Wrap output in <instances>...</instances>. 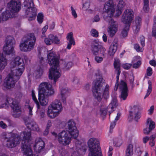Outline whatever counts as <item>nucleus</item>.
I'll use <instances>...</instances> for the list:
<instances>
[{
	"mask_svg": "<svg viewBox=\"0 0 156 156\" xmlns=\"http://www.w3.org/2000/svg\"><path fill=\"white\" fill-rule=\"evenodd\" d=\"M67 40L74 39L73 37V34L72 32H70L68 34L66 37Z\"/></svg>",
	"mask_w": 156,
	"mask_h": 156,
	"instance_id": "56",
	"label": "nucleus"
},
{
	"mask_svg": "<svg viewBox=\"0 0 156 156\" xmlns=\"http://www.w3.org/2000/svg\"><path fill=\"white\" fill-rule=\"evenodd\" d=\"M36 41V38L34 34L28 35L26 39L20 45V50L22 51H29L34 48Z\"/></svg>",
	"mask_w": 156,
	"mask_h": 156,
	"instance_id": "8",
	"label": "nucleus"
},
{
	"mask_svg": "<svg viewBox=\"0 0 156 156\" xmlns=\"http://www.w3.org/2000/svg\"><path fill=\"white\" fill-rule=\"evenodd\" d=\"M108 107L107 108L105 109H101V114H103V115H105L107 114V111L108 112Z\"/></svg>",
	"mask_w": 156,
	"mask_h": 156,
	"instance_id": "59",
	"label": "nucleus"
},
{
	"mask_svg": "<svg viewBox=\"0 0 156 156\" xmlns=\"http://www.w3.org/2000/svg\"><path fill=\"white\" fill-rule=\"evenodd\" d=\"M133 18V12L131 9L126 10L123 14L122 21L125 25L130 24Z\"/></svg>",
	"mask_w": 156,
	"mask_h": 156,
	"instance_id": "13",
	"label": "nucleus"
},
{
	"mask_svg": "<svg viewBox=\"0 0 156 156\" xmlns=\"http://www.w3.org/2000/svg\"><path fill=\"white\" fill-rule=\"evenodd\" d=\"M118 40L117 38L114 39L110 46L108 51V54L110 56H113L117 51L118 45Z\"/></svg>",
	"mask_w": 156,
	"mask_h": 156,
	"instance_id": "20",
	"label": "nucleus"
},
{
	"mask_svg": "<svg viewBox=\"0 0 156 156\" xmlns=\"http://www.w3.org/2000/svg\"><path fill=\"white\" fill-rule=\"evenodd\" d=\"M43 16L41 13H39L37 16V20L39 23H41L43 20Z\"/></svg>",
	"mask_w": 156,
	"mask_h": 156,
	"instance_id": "45",
	"label": "nucleus"
},
{
	"mask_svg": "<svg viewBox=\"0 0 156 156\" xmlns=\"http://www.w3.org/2000/svg\"><path fill=\"white\" fill-rule=\"evenodd\" d=\"M149 4L144 5L143 10L145 12H147L149 10Z\"/></svg>",
	"mask_w": 156,
	"mask_h": 156,
	"instance_id": "55",
	"label": "nucleus"
},
{
	"mask_svg": "<svg viewBox=\"0 0 156 156\" xmlns=\"http://www.w3.org/2000/svg\"><path fill=\"white\" fill-rule=\"evenodd\" d=\"M140 58V57L139 56H136L134 57V59L132 61L133 67V68L137 69L140 66L141 62L140 60L137 61L136 63H133V62H135L136 59H139Z\"/></svg>",
	"mask_w": 156,
	"mask_h": 156,
	"instance_id": "31",
	"label": "nucleus"
},
{
	"mask_svg": "<svg viewBox=\"0 0 156 156\" xmlns=\"http://www.w3.org/2000/svg\"><path fill=\"white\" fill-rule=\"evenodd\" d=\"M52 34H50L48 37L44 39V42L47 45H50L52 43Z\"/></svg>",
	"mask_w": 156,
	"mask_h": 156,
	"instance_id": "37",
	"label": "nucleus"
},
{
	"mask_svg": "<svg viewBox=\"0 0 156 156\" xmlns=\"http://www.w3.org/2000/svg\"><path fill=\"white\" fill-rule=\"evenodd\" d=\"M141 18L137 16L136 18L135 24L133 27V30L135 33H137L140 30L141 26Z\"/></svg>",
	"mask_w": 156,
	"mask_h": 156,
	"instance_id": "24",
	"label": "nucleus"
},
{
	"mask_svg": "<svg viewBox=\"0 0 156 156\" xmlns=\"http://www.w3.org/2000/svg\"><path fill=\"white\" fill-rule=\"evenodd\" d=\"M140 43L142 46L143 47L145 45V38L144 36H142L140 37Z\"/></svg>",
	"mask_w": 156,
	"mask_h": 156,
	"instance_id": "58",
	"label": "nucleus"
},
{
	"mask_svg": "<svg viewBox=\"0 0 156 156\" xmlns=\"http://www.w3.org/2000/svg\"><path fill=\"white\" fill-rule=\"evenodd\" d=\"M146 125L149 126L150 130H152L155 127V123L150 118H148L146 122Z\"/></svg>",
	"mask_w": 156,
	"mask_h": 156,
	"instance_id": "30",
	"label": "nucleus"
},
{
	"mask_svg": "<svg viewBox=\"0 0 156 156\" xmlns=\"http://www.w3.org/2000/svg\"><path fill=\"white\" fill-rule=\"evenodd\" d=\"M8 6L12 13L18 12L21 9V4L17 0H12L8 4Z\"/></svg>",
	"mask_w": 156,
	"mask_h": 156,
	"instance_id": "16",
	"label": "nucleus"
},
{
	"mask_svg": "<svg viewBox=\"0 0 156 156\" xmlns=\"http://www.w3.org/2000/svg\"><path fill=\"white\" fill-rule=\"evenodd\" d=\"M45 110L43 109L40 112V116L41 118H43L45 115Z\"/></svg>",
	"mask_w": 156,
	"mask_h": 156,
	"instance_id": "60",
	"label": "nucleus"
},
{
	"mask_svg": "<svg viewBox=\"0 0 156 156\" xmlns=\"http://www.w3.org/2000/svg\"><path fill=\"white\" fill-rule=\"evenodd\" d=\"M154 109V107L153 105L151 106L150 108L148 110V114L151 115L152 114Z\"/></svg>",
	"mask_w": 156,
	"mask_h": 156,
	"instance_id": "61",
	"label": "nucleus"
},
{
	"mask_svg": "<svg viewBox=\"0 0 156 156\" xmlns=\"http://www.w3.org/2000/svg\"><path fill=\"white\" fill-rule=\"evenodd\" d=\"M91 35L94 37H97L98 36V32L94 29H92L90 31Z\"/></svg>",
	"mask_w": 156,
	"mask_h": 156,
	"instance_id": "47",
	"label": "nucleus"
},
{
	"mask_svg": "<svg viewBox=\"0 0 156 156\" xmlns=\"http://www.w3.org/2000/svg\"><path fill=\"white\" fill-rule=\"evenodd\" d=\"M130 26L129 24L125 25L121 32V35L123 37L127 36Z\"/></svg>",
	"mask_w": 156,
	"mask_h": 156,
	"instance_id": "29",
	"label": "nucleus"
},
{
	"mask_svg": "<svg viewBox=\"0 0 156 156\" xmlns=\"http://www.w3.org/2000/svg\"><path fill=\"white\" fill-rule=\"evenodd\" d=\"M18 81L15 78L9 74L6 78V80L3 87L4 90L10 89L13 88L15 87L16 83Z\"/></svg>",
	"mask_w": 156,
	"mask_h": 156,
	"instance_id": "14",
	"label": "nucleus"
},
{
	"mask_svg": "<svg viewBox=\"0 0 156 156\" xmlns=\"http://www.w3.org/2000/svg\"><path fill=\"white\" fill-rule=\"evenodd\" d=\"M11 68L21 67L24 66V63L23 59L17 56L12 59L10 62Z\"/></svg>",
	"mask_w": 156,
	"mask_h": 156,
	"instance_id": "19",
	"label": "nucleus"
},
{
	"mask_svg": "<svg viewBox=\"0 0 156 156\" xmlns=\"http://www.w3.org/2000/svg\"><path fill=\"white\" fill-rule=\"evenodd\" d=\"M22 96V94L20 92H18L16 94V98L17 99H20Z\"/></svg>",
	"mask_w": 156,
	"mask_h": 156,
	"instance_id": "62",
	"label": "nucleus"
},
{
	"mask_svg": "<svg viewBox=\"0 0 156 156\" xmlns=\"http://www.w3.org/2000/svg\"><path fill=\"white\" fill-rule=\"evenodd\" d=\"M134 48L137 52H142L143 48L140 47L138 44H135L134 45Z\"/></svg>",
	"mask_w": 156,
	"mask_h": 156,
	"instance_id": "48",
	"label": "nucleus"
},
{
	"mask_svg": "<svg viewBox=\"0 0 156 156\" xmlns=\"http://www.w3.org/2000/svg\"><path fill=\"white\" fill-rule=\"evenodd\" d=\"M102 46L100 43L98 41L94 40L92 47V51L93 54L94 55H98L100 49L99 47Z\"/></svg>",
	"mask_w": 156,
	"mask_h": 156,
	"instance_id": "22",
	"label": "nucleus"
},
{
	"mask_svg": "<svg viewBox=\"0 0 156 156\" xmlns=\"http://www.w3.org/2000/svg\"><path fill=\"white\" fill-rule=\"evenodd\" d=\"M11 68V73L9 74L13 76L16 80H18L20 79V77L23 73L24 69V66L21 67Z\"/></svg>",
	"mask_w": 156,
	"mask_h": 156,
	"instance_id": "17",
	"label": "nucleus"
},
{
	"mask_svg": "<svg viewBox=\"0 0 156 156\" xmlns=\"http://www.w3.org/2000/svg\"><path fill=\"white\" fill-rule=\"evenodd\" d=\"M115 6L112 0H109L106 2L104 5L103 10L109 17L108 26V32L111 37L114 36L118 31V25L117 22L112 19V16L115 11Z\"/></svg>",
	"mask_w": 156,
	"mask_h": 156,
	"instance_id": "3",
	"label": "nucleus"
},
{
	"mask_svg": "<svg viewBox=\"0 0 156 156\" xmlns=\"http://www.w3.org/2000/svg\"><path fill=\"white\" fill-rule=\"evenodd\" d=\"M152 68L150 67H148L146 72L147 75V76H150L152 75Z\"/></svg>",
	"mask_w": 156,
	"mask_h": 156,
	"instance_id": "53",
	"label": "nucleus"
},
{
	"mask_svg": "<svg viewBox=\"0 0 156 156\" xmlns=\"http://www.w3.org/2000/svg\"><path fill=\"white\" fill-rule=\"evenodd\" d=\"M103 58H104L102 57L97 56L95 57V59L97 63H100L102 61Z\"/></svg>",
	"mask_w": 156,
	"mask_h": 156,
	"instance_id": "52",
	"label": "nucleus"
},
{
	"mask_svg": "<svg viewBox=\"0 0 156 156\" xmlns=\"http://www.w3.org/2000/svg\"><path fill=\"white\" fill-rule=\"evenodd\" d=\"M122 144V141L121 139H116L114 142V144L116 147H119Z\"/></svg>",
	"mask_w": 156,
	"mask_h": 156,
	"instance_id": "49",
	"label": "nucleus"
},
{
	"mask_svg": "<svg viewBox=\"0 0 156 156\" xmlns=\"http://www.w3.org/2000/svg\"><path fill=\"white\" fill-rule=\"evenodd\" d=\"M90 152L89 156H102L99 147V140L95 138H91L87 142Z\"/></svg>",
	"mask_w": 156,
	"mask_h": 156,
	"instance_id": "7",
	"label": "nucleus"
},
{
	"mask_svg": "<svg viewBox=\"0 0 156 156\" xmlns=\"http://www.w3.org/2000/svg\"><path fill=\"white\" fill-rule=\"evenodd\" d=\"M133 154V145L129 144L127 146L126 150V156H132Z\"/></svg>",
	"mask_w": 156,
	"mask_h": 156,
	"instance_id": "28",
	"label": "nucleus"
},
{
	"mask_svg": "<svg viewBox=\"0 0 156 156\" xmlns=\"http://www.w3.org/2000/svg\"><path fill=\"white\" fill-rule=\"evenodd\" d=\"M75 142L76 147H73L74 148H75L77 150H78V148L80 149V151H83L84 153L86 152L87 149L85 147H84L82 149H80V147H81V142L79 140H76Z\"/></svg>",
	"mask_w": 156,
	"mask_h": 156,
	"instance_id": "35",
	"label": "nucleus"
},
{
	"mask_svg": "<svg viewBox=\"0 0 156 156\" xmlns=\"http://www.w3.org/2000/svg\"><path fill=\"white\" fill-rule=\"evenodd\" d=\"M120 116V114L118 113H117V115L116 118L115 119V120L114 121L112 122L111 123V124L110 126V132L112 133V130L114 128L115 125V122L116 121H117L119 119V118Z\"/></svg>",
	"mask_w": 156,
	"mask_h": 156,
	"instance_id": "34",
	"label": "nucleus"
},
{
	"mask_svg": "<svg viewBox=\"0 0 156 156\" xmlns=\"http://www.w3.org/2000/svg\"><path fill=\"white\" fill-rule=\"evenodd\" d=\"M132 66V64L125 63L122 64V67L125 69H129Z\"/></svg>",
	"mask_w": 156,
	"mask_h": 156,
	"instance_id": "51",
	"label": "nucleus"
},
{
	"mask_svg": "<svg viewBox=\"0 0 156 156\" xmlns=\"http://www.w3.org/2000/svg\"><path fill=\"white\" fill-rule=\"evenodd\" d=\"M67 40L69 42L66 48L69 49H70L71 48L72 44H73L74 45L75 44V43L74 39H69Z\"/></svg>",
	"mask_w": 156,
	"mask_h": 156,
	"instance_id": "43",
	"label": "nucleus"
},
{
	"mask_svg": "<svg viewBox=\"0 0 156 156\" xmlns=\"http://www.w3.org/2000/svg\"><path fill=\"white\" fill-rule=\"evenodd\" d=\"M150 140L149 137L147 136L144 137L143 138V141L144 144H146Z\"/></svg>",
	"mask_w": 156,
	"mask_h": 156,
	"instance_id": "63",
	"label": "nucleus"
},
{
	"mask_svg": "<svg viewBox=\"0 0 156 156\" xmlns=\"http://www.w3.org/2000/svg\"><path fill=\"white\" fill-rule=\"evenodd\" d=\"M2 137L6 141L5 146L10 148H14L20 143V140L22 138V148L24 156H33L29 142L31 138L30 131L22 132L20 135L12 133H3Z\"/></svg>",
	"mask_w": 156,
	"mask_h": 156,
	"instance_id": "1",
	"label": "nucleus"
},
{
	"mask_svg": "<svg viewBox=\"0 0 156 156\" xmlns=\"http://www.w3.org/2000/svg\"><path fill=\"white\" fill-rule=\"evenodd\" d=\"M48 62L51 68L49 69V79L55 83L61 76V71L58 67V60L54 52H50L47 55Z\"/></svg>",
	"mask_w": 156,
	"mask_h": 156,
	"instance_id": "4",
	"label": "nucleus"
},
{
	"mask_svg": "<svg viewBox=\"0 0 156 156\" xmlns=\"http://www.w3.org/2000/svg\"><path fill=\"white\" fill-rule=\"evenodd\" d=\"M15 45L14 38L11 36H8L6 40V45L3 47V50L7 55L14 53L15 52L14 48Z\"/></svg>",
	"mask_w": 156,
	"mask_h": 156,
	"instance_id": "12",
	"label": "nucleus"
},
{
	"mask_svg": "<svg viewBox=\"0 0 156 156\" xmlns=\"http://www.w3.org/2000/svg\"><path fill=\"white\" fill-rule=\"evenodd\" d=\"M34 150L37 152L40 153L44 147V143L41 138L37 139L34 146Z\"/></svg>",
	"mask_w": 156,
	"mask_h": 156,
	"instance_id": "21",
	"label": "nucleus"
},
{
	"mask_svg": "<svg viewBox=\"0 0 156 156\" xmlns=\"http://www.w3.org/2000/svg\"><path fill=\"white\" fill-rule=\"evenodd\" d=\"M124 4L122 0H120L117 5V8L119 9L122 10L124 6Z\"/></svg>",
	"mask_w": 156,
	"mask_h": 156,
	"instance_id": "50",
	"label": "nucleus"
},
{
	"mask_svg": "<svg viewBox=\"0 0 156 156\" xmlns=\"http://www.w3.org/2000/svg\"><path fill=\"white\" fill-rule=\"evenodd\" d=\"M105 83V80L101 76L94 80L93 83L92 91L93 95L99 101H101V93Z\"/></svg>",
	"mask_w": 156,
	"mask_h": 156,
	"instance_id": "6",
	"label": "nucleus"
},
{
	"mask_svg": "<svg viewBox=\"0 0 156 156\" xmlns=\"http://www.w3.org/2000/svg\"><path fill=\"white\" fill-rule=\"evenodd\" d=\"M6 102L1 105V108H5L8 107V104L10 105L13 109V116L15 118L19 117L21 114V110L18 102L10 97L7 98Z\"/></svg>",
	"mask_w": 156,
	"mask_h": 156,
	"instance_id": "9",
	"label": "nucleus"
},
{
	"mask_svg": "<svg viewBox=\"0 0 156 156\" xmlns=\"http://www.w3.org/2000/svg\"><path fill=\"white\" fill-rule=\"evenodd\" d=\"M32 95L33 99L36 103L37 109H39L40 108V106L39 103L38 102L37 100L35 97L34 91L33 90H32Z\"/></svg>",
	"mask_w": 156,
	"mask_h": 156,
	"instance_id": "41",
	"label": "nucleus"
},
{
	"mask_svg": "<svg viewBox=\"0 0 156 156\" xmlns=\"http://www.w3.org/2000/svg\"><path fill=\"white\" fill-rule=\"evenodd\" d=\"M148 84H149L148 89L147 90V93L144 97V99H145L147 97L150 95L152 91V83L150 80H149L148 81Z\"/></svg>",
	"mask_w": 156,
	"mask_h": 156,
	"instance_id": "40",
	"label": "nucleus"
},
{
	"mask_svg": "<svg viewBox=\"0 0 156 156\" xmlns=\"http://www.w3.org/2000/svg\"><path fill=\"white\" fill-rule=\"evenodd\" d=\"M117 105V100L116 98L115 97L112 99L111 103L108 106V111L109 113V115L114 110Z\"/></svg>",
	"mask_w": 156,
	"mask_h": 156,
	"instance_id": "25",
	"label": "nucleus"
},
{
	"mask_svg": "<svg viewBox=\"0 0 156 156\" xmlns=\"http://www.w3.org/2000/svg\"><path fill=\"white\" fill-rule=\"evenodd\" d=\"M142 108L139 105H134L129 112V116L131 119H134L137 121L141 117V114L140 111Z\"/></svg>",
	"mask_w": 156,
	"mask_h": 156,
	"instance_id": "15",
	"label": "nucleus"
},
{
	"mask_svg": "<svg viewBox=\"0 0 156 156\" xmlns=\"http://www.w3.org/2000/svg\"><path fill=\"white\" fill-rule=\"evenodd\" d=\"M71 10L72 11V14L73 16L75 18H77V15L75 10L73 9V7H71Z\"/></svg>",
	"mask_w": 156,
	"mask_h": 156,
	"instance_id": "54",
	"label": "nucleus"
},
{
	"mask_svg": "<svg viewBox=\"0 0 156 156\" xmlns=\"http://www.w3.org/2000/svg\"><path fill=\"white\" fill-rule=\"evenodd\" d=\"M83 1L86 0H83ZM86 1L83 5V9L84 10L87 11L89 8L90 2V0H86Z\"/></svg>",
	"mask_w": 156,
	"mask_h": 156,
	"instance_id": "39",
	"label": "nucleus"
},
{
	"mask_svg": "<svg viewBox=\"0 0 156 156\" xmlns=\"http://www.w3.org/2000/svg\"><path fill=\"white\" fill-rule=\"evenodd\" d=\"M109 86L108 84H107L105 88L103 91L102 90L101 94L103 93V95L105 99L108 98L109 96Z\"/></svg>",
	"mask_w": 156,
	"mask_h": 156,
	"instance_id": "33",
	"label": "nucleus"
},
{
	"mask_svg": "<svg viewBox=\"0 0 156 156\" xmlns=\"http://www.w3.org/2000/svg\"><path fill=\"white\" fill-rule=\"evenodd\" d=\"M38 100L41 105H47L48 102V97L54 94V90L49 83L44 82L40 83L38 89Z\"/></svg>",
	"mask_w": 156,
	"mask_h": 156,
	"instance_id": "5",
	"label": "nucleus"
},
{
	"mask_svg": "<svg viewBox=\"0 0 156 156\" xmlns=\"http://www.w3.org/2000/svg\"><path fill=\"white\" fill-rule=\"evenodd\" d=\"M114 65L115 71H120V63L119 60H115L114 62Z\"/></svg>",
	"mask_w": 156,
	"mask_h": 156,
	"instance_id": "38",
	"label": "nucleus"
},
{
	"mask_svg": "<svg viewBox=\"0 0 156 156\" xmlns=\"http://www.w3.org/2000/svg\"><path fill=\"white\" fill-rule=\"evenodd\" d=\"M66 130H63L58 135L59 143L63 146L68 145L71 143L72 138L76 139L79 135V132L75 122L69 120L66 124Z\"/></svg>",
	"mask_w": 156,
	"mask_h": 156,
	"instance_id": "2",
	"label": "nucleus"
},
{
	"mask_svg": "<svg viewBox=\"0 0 156 156\" xmlns=\"http://www.w3.org/2000/svg\"><path fill=\"white\" fill-rule=\"evenodd\" d=\"M43 72V69L41 67L38 69L35 72L37 76L38 77H40L42 74Z\"/></svg>",
	"mask_w": 156,
	"mask_h": 156,
	"instance_id": "44",
	"label": "nucleus"
},
{
	"mask_svg": "<svg viewBox=\"0 0 156 156\" xmlns=\"http://www.w3.org/2000/svg\"><path fill=\"white\" fill-rule=\"evenodd\" d=\"M61 103L56 100L51 104L47 111L48 116L51 119H54L58 115L62 109Z\"/></svg>",
	"mask_w": 156,
	"mask_h": 156,
	"instance_id": "10",
	"label": "nucleus"
},
{
	"mask_svg": "<svg viewBox=\"0 0 156 156\" xmlns=\"http://www.w3.org/2000/svg\"><path fill=\"white\" fill-rule=\"evenodd\" d=\"M12 15V13L9 10L6 11L2 12L1 17L2 21H6L9 18L12 17L13 16Z\"/></svg>",
	"mask_w": 156,
	"mask_h": 156,
	"instance_id": "27",
	"label": "nucleus"
},
{
	"mask_svg": "<svg viewBox=\"0 0 156 156\" xmlns=\"http://www.w3.org/2000/svg\"><path fill=\"white\" fill-rule=\"evenodd\" d=\"M62 65L63 69L65 70H67L72 67L73 65V64L71 62L64 61L62 62Z\"/></svg>",
	"mask_w": 156,
	"mask_h": 156,
	"instance_id": "32",
	"label": "nucleus"
},
{
	"mask_svg": "<svg viewBox=\"0 0 156 156\" xmlns=\"http://www.w3.org/2000/svg\"><path fill=\"white\" fill-rule=\"evenodd\" d=\"M26 124L27 127L31 130L37 132H39L40 130L38 125L34 120L31 122L26 123Z\"/></svg>",
	"mask_w": 156,
	"mask_h": 156,
	"instance_id": "23",
	"label": "nucleus"
},
{
	"mask_svg": "<svg viewBox=\"0 0 156 156\" xmlns=\"http://www.w3.org/2000/svg\"><path fill=\"white\" fill-rule=\"evenodd\" d=\"M119 87L122 91L120 96L121 100H125L126 99L128 95L127 84L124 81L121 80Z\"/></svg>",
	"mask_w": 156,
	"mask_h": 156,
	"instance_id": "18",
	"label": "nucleus"
},
{
	"mask_svg": "<svg viewBox=\"0 0 156 156\" xmlns=\"http://www.w3.org/2000/svg\"><path fill=\"white\" fill-rule=\"evenodd\" d=\"M72 81L74 84H77L79 82V79L76 77H74L72 79Z\"/></svg>",
	"mask_w": 156,
	"mask_h": 156,
	"instance_id": "57",
	"label": "nucleus"
},
{
	"mask_svg": "<svg viewBox=\"0 0 156 156\" xmlns=\"http://www.w3.org/2000/svg\"><path fill=\"white\" fill-rule=\"evenodd\" d=\"M99 48H100V49L98 52V55L104 58H105L106 55V49L102 46L100 47Z\"/></svg>",
	"mask_w": 156,
	"mask_h": 156,
	"instance_id": "36",
	"label": "nucleus"
},
{
	"mask_svg": "<svg viewBox=\"0 0 156 156\" xmlns=\"http://www.w3.org/2000/svg\"><path fill=\"white\" fill-rule=\"evenodd\" d=\"M52 37H53L52 38V40H53L52 43H54L57 44H60V40L57 36H54L52 34Z\"/></svg>",
	"mask_w": 156,
	"mask_h": 156,
	"instance_id": "42",
	"label": "nucleus"
},
{
	"mask_svg": "<svg viewBox=\"0 0 156 156\" xmlns=\"http://www.w3.org/2000/svg\"><path fill=\"white\" fill-rule=\"evenodd\" d=\"M26 108L29 112V116L31 117L33 115L32 110L33 108V106L30 105H27L26 106Z\"/></svg>",
	"mask_w": 156,
	"mask_h": 156,
	"instance_id": "46",
	"label": "nucleus"
},
{
	"mask_svg": "<svg viewBox=\"0 0 156 156\" xmlns=\"http://www.w3.org/2000/svg\"><path fill=\"white\" fill-rule=\"evenodd\" d=\"M154 24L153 25V29L156 30V16H154L153 19Z\"/></svg>",
	"mask_w": 156,
	"mask_h": 156,
	"instance_id": "64",
	"label": "nucleus"
},
{
	"mask_svg": "<svg viewBox=\"0 0 156 156\" xmlns=\"http://www.w3.org/2000/svg\"><path fill=\"white\" fill-rule=\"evenodd\" d=\"M69 93V89L67 87L63 88L61 90L60 96L61 97L63 102L64 103L66 102V98L68 95Z\"/></svg>",
	"mask_w": 156,
	"mask_h": 156,
	"instance_id": "26",
	"label": "nucleus"
},
{
	"mask_svg": "<svg viewBox=\"0 0 156 156\" xmlns=\"http://www.w3.org/2000/svg\"><path fill=\"white\" fill-rule=\"evenodd\" d=\"M24 9L25 14L28 15L29 21H32L35 19L36 15L37 9L34 7V4L33 0H25L23 3Z\"/></svg>",
	"mask_w": 156,
	"mask_h": 156,
	"instance_id": "11",
	"label": "nucleus"
}]
</instances>
